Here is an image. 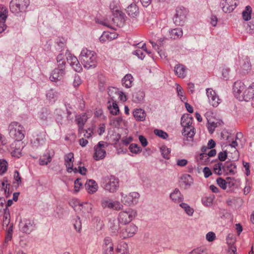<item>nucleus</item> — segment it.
Masks as SVG:
<instances>
[{"instance_id":"obj_10","label":"nucleus","mask_w":254,"mask_h":254,"mask_svg":"<svg viewBox=\"0 0 254 254\" xmlns=\"http://www.w3.org/2000/svg\"><path fill=\"white\" fill-rule=\"evenodd\" d=\"M122 196L121 201L125 205H130L136 204L138 201L140 195L137 192H131L128 195H124L123 192L121 193Z\"/></svg>"},{"instance_id":"obj_40","label":"nucleus","mask_w":254,"mask_h":254,"mask_svg":"<svg viewBox=\"0 0 254 254\" xmlns=\"http://www.w3.org/2000/svg\"><path fill=\"white\" fill-rule=\"evenodd\" d=\"M223 166L224 164L222 163L215 164L213 167L214 173L217 175H221L224 173Z\"/></svg>"},{"instance_id":"obj_37","label":"nucleus","mask_w":254,"mask_h":254,"mask_svg":"<svg viewBox=\"0 0 254 254\" xmlns=\"http://www.w3.org/2000/svg\"><path fill=\"white\" fill-rule=\"evenodd\" d=\"M119 92V90L117 88L115 87H110L108 88V95L110 97V101H115V99L117 96H118V94Z\"/></svg>"},{"instance_id":"obj_50","label":"nucleus","mask_w":254,"mask_h":254,"mask_svg":"<svg viewBox=\"0 0 254 254\" xmlns=\"http://www.w3.org/2000/svg\"><path fill=\"white\" fill-rule=\"evenodd\" d=\"M7 163L5 160H0V174H3L7 170Z\"/></svg>"},{"instance_id":"obj_45","label":"nucleus","mask_w":254,"mask_h":254,"mask_svg":"<svg viewBox=\"0 0 254 254\" xmlns=\"http://www.w3.org/2000/svg\"><path fill=\"white\" fill-rule=\"evenodd\" d=\"M226 179L227 188H231L237 186V181L234 178L227 177Z\"/></svg>"},{"instance_id":"obj_15","label":"nucleus","mask_w":254,"mask_h":254,"mask_svg":"<svg viewBox=\"0 0 254 254\" xmlns=\"http://www.w3.org/2000/svg\"><path fill=\"white\" fill-rule=\"evenodd\" d=\"M187 11L185 9L177 8L174 18V23L178 25H183L186 19Z\"/></svg>"},{"instance_id":"obj_29","label":"nucleus","mask_w":254,"mask_h":254,"mask_svg":"<svg viewBox=\"0 0 254 254\" xmlns=\"http://www.w3.org/2000/svg\"><path fill=\"white\" fill-rule=\"evenodd\" d=\"M108 103L109 104L108 108L111 114L113 115H118L119 113L120 110L116 101L109 100Z\"/></svg>"},{"instance_id":"obj_8","label":"nucleus","mask_w":254,"mask_h":254,"mask_svg":"<svg viewBox=\"0 0 254 254\" xmlns=\"http://www.w3.org/2000/svg\"><path fill=\"white\" fill-rule=\"evenodd\" d=\"M101 205L104 209H109L114 210H120L123 205L119 201H115L109 197H103L101 200Z\"/></svg>"},{"instance_id":"obj_5","label":"nucleus","mask_w":254,"mask_h":254,"mask_svg":"<svg viewBox=\"0 0 254 254\" xmlns=\"http://www.w3.org/2000/svg\"><path fill=\"white\" fill-rule=\"evenodd\" d=\"M29 4V0H11L9 3V8L13 13L18 14L25 12Z\"/></svg>"},{"instance_id":"obj_63","label":"nucleus","mask_w":254,"mask_h":254,"mask_svg":"<svg viewBox=\"0 0 254 254\" xmlns=\"http://www.w3.org/2000/svg\"><path fill=\"white\" fill-rule=\"evenodd\" d=\"M206 238L208 241L212 242L216 238L215 234L212 232H209L206 234Z\"/></svg>"},{"instance_id":"obj_17","label":"nucleus","mask_w":254,"mask_h":254,"mask_svg":"<svg viewBox=\"0 0 254 254\" xmlns=\"http://www.w3.org/2000/svg\"><path fill=\"white\" fill-rule=\"evenodd\" d=\"M222 10L225 12H230L237 5L236 0H222L220 3Z\"/></svg>"},{"instance_id":"obj_49","label":"nucleus","mask_w":254,"mask_h":254,"mask_svg":"<svg viewBox=\"0 0 254 254\" xmlns=\"http://www.w3.org/2000/svg\"><path fill=\"white\" fill-rule=\"evenodd\" d=\"M129 149L131 153L135 154H137L141 151L140 147L134 143H132L129 145Z\"/></svg>"},{"instance_id":"obj_11","label":"nucleus","mask_w":254,"mask_h":254,"mask_svg":"<svg viewBox=\"0 0 254 254\" xmlns=\"http://www.w3.org/2000/svg\"><path fill=\"white\" fill-rule=\"evenodd\" d=\"M206 93L209 103L214 107H217L221 102V99L215 91L212 88H207L206 90Z\"/></svg>"},{"instance_id":"obj_39","label":"nucleus","mask_w":254,"mask_h":254,"mask_svg":"<svg viewBox=\"0 0 254 254\" xmlns=\"http://www.w3.org/2000/svg\"><path fill=\"white\" fill-rule=\"evenodd\" d=\"M214 198L215 196L214 195H210L209 196L203 197L202 202L205 206H209L212 204Z\"/></svg>"},{"instance_id":"obj_21","label":"nucleus","mask_w":254,"mask_h":254,"mask_svg":"<svg viewBox=\"0 0 254 254\" xmlns=\"http://www.w3.org/2000/svg\"><path fill=\"white\" fill-rule=\"evenodd\" d=\"M87 116L85 114L79 115L76 118L75 122L78 126V131L80 134L84 132L83 127L87 121Z\"/></svg>"},{"instance_id":"obj_38","label":"nucleus","mask_w":254,"mask_h":254,"mask_svg":"<svg viewBox=\"0 0 254 254\" xmlns=\"http://www.w3.org/2000/svg\"><path fill=\"white\" fill-rule=\"evenodd\" d=\"M252 8L250 6L248 5L246 7L245 10L242 13L243 19L248 21L251 18Z\"/></svg>"},{"instance_id":"obj_47","label":"nucleus","mask_w":254,"mask_h":254,"mask_svg":"<svg viewBox=\"0 0 254 254\" xmlns=\"http://www.w3.org/2000/svg\"><path fill=\"white\" fill-rule=\"evenodd\" d=\"M243 136V134L241 132L237 133L235 140H233L230 145L231 146L236 148L239 144V141H240V138Z\"/></svg>"},{"instance_id":"obj_59","label":"nucleus","mask_w":254,"mask_h":254,"mask_svg":"<svg viewBox=\"0 0 254 254\" xmlns=\"http://www.w3.org/2000/svg\"><path fill=\"white\" fill-rule=\"evenodd\" d=\"M80 181L81 179L78 178L74 181V190L76 192H78L82 186V183Z\"/></svg>"},{"instance_id":"obj_16","label":"nucleus","mask_w":254,"mask_h":254,"mask_svg":"<svg viewBox=\"0 0 254 254\" xmlns=\"http://www.w3.org/2000/svg\"><path fill=\"white\" fill-rule=\"evenodd\" d=\"M96 22L107 27L112 28L114 26L121 27L123 25L122 20L120 19L119 17H115L112 20L111 22L107 20H98Z\"/></svg>"},{"instance_id":"obj_35","label":"nucleus","mask_w":254,"mask_h":254,"mask_svg":"<svg viewBox=\"0 0 254 254\" xmlns=\"http://www.w3.org/2000/svg\"><path fill=\"white\" fill-rule=\"evenodd\" d=\"M66 59L64 55L62 53L59 54L57 57L58 67L65 68Z\"/></svg>"},{"instance_id":"obj_3","label":"nucleus","mask_w":254,"mask_h":254,"mask_svg":"<svg viewBox=\"0 0 254 254\" xmlns=\"http://www.w3.org/2000/svg\"><path fill=\"white\" fill-rule=\"evenodd\" d=\"M10 136L17 141H21L25 137L24 127L17 122H12L8 126Z\"/></svg>"},{"instance_id":"obj_33","label":"nucleus","mask_w":254,"mask_h":254,"mask_svg":"<svg viewBox=\"0 0 254 254\" xmlns=\"http://www.w3.org/2000/svg\"><path fill=\"white\" fill-rule=\"evenodd\" d=\"M144 97V93L142 91H138L133 93L132 100L135 103L141 102Z\"/></svg>"},{"instance_id":"obj_13","label":"nucleus","mask_w":254,"mask_h":254,"mask_svg":"<svg viewBox=\"0 0 254 254\" xmlns=\"http://www.w3.org/2000/svg\"><path fill=\"white\" fill-rule=\"evenodd\" d=\"M102 248L103 254H114V244L110 237H106L104 238Z\"/></svg>"},{"instance_id":"obj_19","label":"nucleus","mask_w":254,"mask_h":254,"mask_svg":"<svg viewBox=\"0 0 254 254\" xmlns=\"http://www.w3.org/2000/svg\"><path fill=\"white\" fill-rule=\"evenodd\" d=\"M64 164L66 166L67 171L69 173H71L72 171H74V172H76L77 169L75 168L73 169V161H74V157H73V154L72 153H69L67 154H66L64 156Z\"/></svg>"},{"instance_id":"obj_54","label":"nucleus","mask_w":254,"mask_h":254,"mask_svg":"<svg viewBox=\"0 0 254 254\" xmlns=\"http://www.w3.org/2000/svg\"><path fill=\"white\" fill-rule=\"evenodd\" d=\"M189 254H207V253L205 249L199 248L192 250Z\"/></svg>"},{"instance_id":"obj_26","label":"nucleus","mask_w":254,"mask_h":254,"mask_svg":"<svg viewBox=\"0 0 254 254\" xmlns=\"http://www.w3.org/2000/svg\"><path fill=\"white\" fill-rule=\"evenodd\" d=\"M127 13L130 16L134 17L139 14V8L136 3H131L126 9Z\"/></svg>"},{"instance_id":"obj_61","label":"nucleus","mask_w":254,"mask_h":254,"mask_svg":"<svg viewBox=\"0 0 254 254\" xmlns=\"http://www.w3.org/2000/svg\"><path fill=\"white\" fill-rule=\"evenodd\" d=\"M216 154V151L215 149H211L210 150L207 154L206 153H202L200 155V159H202V157L205 156V157H207V156L209 157H213L215 156Z\"/></svg>"},{"instance_id":"obj_48","label":"nucleus","mask_w":254,"mask_h":254,"mask_svg":"<svg viewBox=\"0 0 254 254\" xmlns=\"http://www.w3.org/2000/svg\"><path fill=\"white\" fill-rule=\"evenodd\" d=\"M3 211V224L7 226L10 222V214L8 210L4 209Z\"/></svg>"},{"instance_id":"obj_25","label":"nucleus","mask_w":254,"mask_h":254,"mask_svg":"<svg viewBox=\"0 0 254 254\" xmlns=\"http://www.w3.org/2000/svg\"><path fill=\"white\" fill-rule=\"evenodd\" d=\"M236 166L235 164L231 161H227L224 164V173L234 174L236 172Z\"/></svg>"},{"instance_id":"obj_64","label":"nucleus","mask_w":254,"mask_h":254,"mask_svg":"<svg viewBox=\"0 0 254 254\" xmlns=\"http://www.w3.org/2000/svg\"><path fill=\"white\" fill-rule=\"evenodd\" d=\"M227 157L226 151L220 152L218 153V159L220 161H225Z\"/></svg>"},{"instance_id":"obj_58","label":"nucleus","mask_w":254,"mask_h":254,"mask_svg":"<svg viewBox=\"0 0 254 254\" xmlns=\"http://www.w3.org/2000/svg\"><path fill=\"white\" fill-rule=\"evenodd\" d=\"M111 232L114 234H116L119 230V225L118 223H114L113 224L111 223V225L110 228Z\"/></svg>"},{"instance_id":"obj_32","label":"nucleus","mask_w":254,"mask_h":254,"mask_svg":"<svg viewBox=\"0 0 254 254\" xmlns=\"http://www.w3.org/2000/svg\"><path fill=\"white\" fill-rule=\"evenodd\" d=\"M116 254H129L128 246L123 243L118 246L116 249Z\"/></svg>"},{"instance_id":"obj_7","label":"nucleus","mask_w":254,"mask_h":254,"mask_svg":"<svg viewBox=\"0 0 254 254\" xmlns=\"http://www.w3.org/2000/svg\"><path fill=\"white\" fill-rule=\"evenodd\" d=\"M135 210L129 208L119 213L118 220L120 223L126 224L131 222L136 216Z\"/></svg>"},{"instance_id":"obj_14","label":"nucleus","mask_w":254,"mask_h":254,"mask_svg":"<svg viewBox=\"0 0 254 254\" xmlns=\"http://www.w3.org/2000/svg\"><path fill=\"white\" fill-rule=\"evenodd\" d=\"M19 228L23 232L29 234L34 229L35 224L33 220L26 219L20 222Z\"/></svg>"},{"instance_id":"obj_30","label":"nucleus","mask_w":254,"mask_h":254,"mask_svg":"<svg viewBox=\"0 0 254 254\" xmlns=\"http://www.w3.org/2000/svg\"><path fill=\"white\" fill-rule=\"evenodd\" d=\"M175 72L180 78H184L186 76V68L182 64H178L175 67Z\"/></svg>"},{"instance_id":"obj_27","label":"nucleus","mask_w":254,"mask_h":254,"mask_svg":"<svg viewBox=\"0 0 254 254\" xmlns=\"http://www.w3.org/2000/svg\"><path fill=\"white\" fill-rule=\"evenodd\" d=\"M170 198L176 203H180L183 200V196L178 189H175L170 194Z\"/></svg>"},{"instance_id":"obj_46","label":"nucleus","mask_w":254,"mask_h":254,"mask_svg":"<svg viewBox=\"0 0 254 254\" xmlns=\"http://www.w3.org/2000/svg\"><path fill=\"white\" fill-rule=\"evenodd\" d=\"M160 150L164 158L168 159L170 158V153L171 152V149L170 148L164 145L160 148Z\"/></svg>"},{"instance_id":"obj_23","label":"nucleus","mask_w":254,"mask_h":254,"mask_svg":"<svg viewBox=\"0 0 254 254\" xmlns=\"http://www.w3.org/2000/svg\"><path fill=\"white\" fill-rule=\"evenodd\" d=\"M137 49L134 52V54L138 57L140 59H143L145 57V53L150 54L147 50L146 44L145 43L142 44L141 45L140 44H138Z\"/></svg>"},{"instance_id":"obj_9","label":"nucleus","mask_w":254,"mask_h":254,"mask_svg":"<svg viewBox=\"0 0 254 254\" xmlns=\"http://www.w3.org/2000/svg\"><path fill=\"white\" fill-rule=\"evenodd\" d=\"M107 143L104 141H100L94 147V153L93 158L96 160H99L104 158L106 155V148Z\"/></svg>"},{"instance_id":"obj_36","label":"nucleus","mask_w":254,"mask_h":254,"mask_svg":"<svg viewBox=\"0 0 254 254\" xmlns=\"http://www.w3.org/2000/svg\"><path fill=\"white\" fill-rule=\"evenodd\" d=\"M79 207L81 211L84 213H90L92 210V204L90 203H83L80 204L78 203Z\"/></svg>"},{"instance_id":"obj_4","label":"nucleus","mask_w":254,"mask_h":254,"mask_svg":"<svg viewBox=\"0 0 254 254\" xmlns=\"http://www.w3.org/2000/svg\"><path fill=\"white\" fill-rule=\"evenodd\" d=\"M193 119L190 115H184L181 118V125L184 127L183 134L188 140L191 139L194 135V127L192 126Z\"/></svg>"},{"instance_id":"obj_57","label":"nucleus","mask_w":254,"mask_h":254,"mask_svg":"<svg viewBox=\"0 0 254 254\" xmlns=\"http://www.w3.org/2000/svg\"><path fill=\"white\" fill-rule=\"evenodd\" d=\"M45 138L44 137H40L37 136L36 138H34L33 139H31V143L35 146H38L39 145L42 141H43Z\"/></svg>"},{"instance_id":"obj_56","label":"nucleus","mask_w":254,"mask_h":254,"mask_svg":"<svg viewBox=\"0 0 254 254\" xmlns=\"http://www.w3.org/2000/svg\"><path fill=\"white\" fill-rule=\"evenodd\" d=\"M217 183L219 186L222 189L226 190L227 188L226 186V179L224 180L221 178H219L217 179Z\"/></svg>"},{"instance_id":"obj_60","label":"nucleus","mask_w":254,"mask_h":254,"mask_svg":"<svg viewBox=\"0 0 254 254\" xmlns=\"http://www.w3.org/2000/svg\"><path fill=\"white\" fill-rule=\"evenodd\" d=\"M81 80L80 79V77L78 75H75L74 76V80H73V86L75 87H77L79 86V85L81 84Z\"/></svg>"},{"instance_id":"obj_28","label":"nucleus","mask_w":254,"mask_h":254,"mask_svg":"<svg viewBox=\"0 0 254 254\" xmlns=\"http://www.w3.org/2000/svg\"><path fill=\"white\" fill-rule=\"evenodd\" d=\"M133 116L137 121H143L145 119L146 113L141 109H136L133 112Z\"/></svg>"},{"instance_id":"obj_22","label":"nucleus","mask_w":254,"mask_h":254,"mask_svg":"<svg viewBox=\"0 0 254 254\" xmlns=\"http://www.w3.org/2000/svg\"><path fill=\"white\" fill-rule=\"evenodd\" d=\"M54 155L53 150H49L44 154L39 159V164L41 165H47L52 161V158Z\"/></svg>"},{"instance_id":"obj_2","label":"nucleus","mask_w":254,"mask_h":254,"mask_svg":"<svg viewBox=\"0 0 254 254\" xmlns=\"http://www.w3.org/2000/svg\"><path fill=\"white\" fill-rule=\"evenodd\" d=\"M82 64L87 68L95 67L97 64L96 53L87 48L82 49L79 57Z\"/></svg>"},{"instance_id":"obj_6","label":"nucleus","mask_w":254,"mask_h":254,"mask_svg":"<svg viewBox=\"0 0 254 254\" xmlns=\"http://www.w3.org/2000/svg\"><path fill=\"white\" fill-rule=\"evenodd\" d=\"M102 186L105 190L110 192H114L119 187V180L112 175L105 177L103 178Z\"/></svg>"},{"instance_id":"obj_53","label":"nucleus","mask_w":254,"mask_h":254,"mask_svg":"<svg viewBox=\"0 0 254 254\" xmlns=\"http://www.w3.org/2000/svg\"><path fill=\"white\" fill-rule=\"evenodd\" d=\"M154 132L156 135L163 139H166L168 137V134L162 130L156 129L154 130Z\"/></svg>"},{"instance_id":"obj_20","label":"nucleus","mask_w":254,"mask_h":254,"mask_svg":"<svg viewBox=\"0 0 254 254\" xmlns=\"http://www.w3.org/2000/svg\"><path fill=\"white\" fill-rule=\"evenodd\" d=\"M65 74V68L57 67L52 72L50 77L52 81L56 82L61 80Z\"/></svg>"},{"instance_id":"obj_62","label":"nucleus","mask_w":254,"mask_h":254,"mask_svg":"<svg viewBox=\"0 0 254 254\" xmlns=\"http://www.w3.org/2000/svg\"><path fill=\"white\" fill-rule=\"evenodd\" d=\"M73 225L75 229L77 231L79 232L81 229V223L79 218L75 220Z\"/></svg>"},{"instance_id":"obj_24","label":"nucleus","mask_w":254,"mask_h":254,"mask_svg":"<svg viewBox=\"0 0 254 254\" xmlns=\"http://www.w3.org/2000/svg\"><path fill=\"white\" fill-rule=\"evenodd\" d=\"M85 187L89 193L92 194L98 190V185L93 180H89L85 184Z\"/></svg>"},{"instance_id":"obj_34","label":"nucleus","mask_w":254,"mask_h":254,"mask_svg":"<svg viewBox=\"0 0 254 254\" xmlns=\"http://www.w3.org/2000/svg\"><path fill=\"white\" fill-rule=\"evenodd\" d=\"M133 81V77L130 74H127L122 79V84L126 88L131 86Z\"/></svg>"},{"instance_id":"obj_51","label":"nucleus","mask_w":254,"mask_h":254,"mask_svg":"<svg viewBox=\"0 0 254 254\" xmlns=\"http://www.w3.org/2000/svg\"><path fill=\"white\" fill-rule=\"evenodd\" d=\"M220 125V123L218 122H208V129L210 133H212L214 131L215 128L218 126V125Z\"/></svg>"},{"instance_id":"obj_31","label":"nucleus","mask_w":254,"mask_h":254,"mask_svg":"<svg viewBox=\"0 0 254 254\" xmlns=\"http://www.w3.org/2000/svg\"><path fill=\"white\" fill-rule=\"evenodd\" d=\"M170 38L172 39H178L183 36V30L181 28H175L169 32Z\"/></svg>"},{"instance_id":"obj_12","label":"nucleus","mask_w":254,"mask_h":254,"mask_svg":"<svg viewBox=\"0 0 254 254\" xmlns=\"http://www.w3.org/2000/svg\"><path fill=\"white\" fill-rule=\"evenodd\" d=\"M137 231V227L134 224H130L122 229L120 232V237L123 239L132 237Z\"/></svg>"},{"instance_id":"obj_43","label":"nucleus","mask_w":254,"mask_h":254,"mask_svg":"<svg viewBox=\"0 0 254 254\" xmlns=\"http://www.w3.org/2000/svg\"><path fill=\"white\" fill-rule=\"evenodd\" d=\"M46 96L50 102H55L57 99L58 93L53 90H50L47 92Z\"/></svg>"},{"instance_id":"obj_42","label":"nucleus","mask_w":254,"mask_h":254,"mask_svg":"<svg viewBox=\"0 0 254 254\" xmlns=\"http://www.w3.org/2000/svg\"><path fill=\"white\" fill-rule=\"evenodd\" d=\"M8 15V10L7 8L3 6H0V19L5 21Z\"/></svg>"},{"instance_id":"obj_52","label":"nucleus","mask_w":254,"mask_h":254,"mask_svg":"<svg viewBox=\"0 0 254 254\" xmlns=\"http://www.w3.org/2000/svg\"><path fill=\"white\" fill-rule=\"evenodd\" d=\"M62 113L63 112L60 109H56L55 112L56 116V121L61 124H62L63 122Z\"/></svg>"},{"instance_id":"obj_55","label":"nucleus","mask_w":254,"mask_h":254,"mask_svg":"<svg viewBox=\"0 0 254 254\" xmlns=\"http://www.w3.org/2000/svg\"><path fill=\"white\" fill-rule=\"evenodd\" d=\"M177 87V91L178 93V96L180 97L181 100L182 101H184L185 100V97L184 96V91L182 87L179 84H176Z\"/></svg>"},{"instance_id":"obj_41","label":"nucleus","mask_w":254,"mask_h":254,"mask_svg":"<svg viewBox=\"0 0 254 254\" xmlns=\"http://www.w3.org/2000/svg\"><path fill=\"white\" fill-rule=\"evenodd\" d=\"M14 146V144H12L11 146V153L12 156L19 158L21 156V149L16 148V145Z\"/></svg>"},{"instance_id":"obj_1","label":"nucleus","mask_w":254,"mask_h":254,"mask_svg":"<svg viewBox=\"0 0 254 254\" xmlns=\"http://www.w3.org/2000/svg\"><path fill=\"white\" fill-rule=\"evenodd\" d=\"M233 92L235 97L240 101H254V83L251 84L248 87L241 81H237L235 82L233 86ZM254 107V103H252Z\"/></svg>"},{"instance_id":"obj_18","label":"nucleus","mask_w":254,"mask_h":254,"mask_svg":"<svg viewBox=\"0 0 254 254\" xmlns=\"http://www.w3.org/2000/svg\"><path fill=\"white\" fill-rule=\"evenodd\" d=\"M67 62L72 67L74 70L78 72L82 71V68L78 59L74 56L69 54L66 57Z\"/></svg>"},{"instance_id":"obj_44","label":"nucleus","mask_w":254,"mask_h":254,"mask_svg":"<svg viewBox=\"0 0 254 254\" xmlns=\"http://www.w3.org/2000/svg\"><path fill=\"white\" fill-rule=\"evenodd\" d=\"M180 206L185 211L186 213L190 216H191L193 213V209L188 204L185 203H181Z\"/></svg>"}]
</instances>
